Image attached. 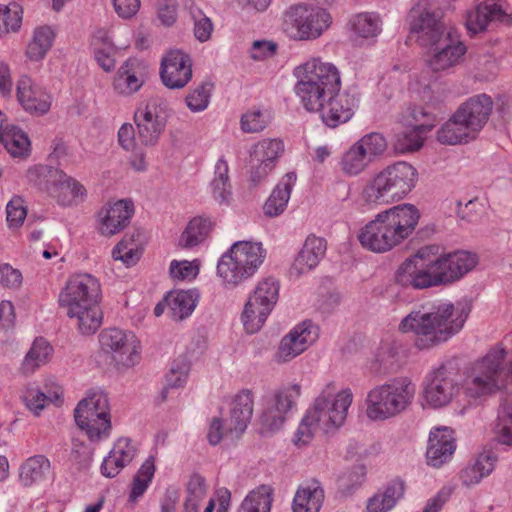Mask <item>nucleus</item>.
<instances>
[{"label": "nucleus", "mask_w": 512, "mask_h": 512, "mask_svg": "<svg viewBox=\"0 0 512 512\" xmlns=\"http://www.w3.org/2000/svg\"><path fill=\"white\" fill-rule=\"evenodd\" d=\"M198 298L199 295L194 290H180L169 293L165 301L171 317L176 321H181L192 314L197 305Z\"/></svg>", "instance_id": "37"}, {"label": "nucleus", "mask_w": 512, "mask_h": 512, "mask_svg": "<svg viewBox=\"0 0 512 512\" xmlns=\"http://www.w3.org/2000/svg\"><path fill=\"white\" fill-rule=\"evenodd\" d=\"M415 392V385L406 377L377 385L367 393L366 415L372 421L393 418L408 408Z\"/></svg>", "instance_id": "10"}, {"label": "nucleus", "mask_w": 512, "mask_h": 512, "mask_svg": "<svg viewBox=\"0 0 512 512\" xmlns=\"http://www.w3.org/2000/svg\"><path fill=\"white\" fill-rule=\"evenodd\" d=\"M168 116L167 104L160 98L142 104L134 115L139 141L145 146L155 145L166 127Z\"/></svg>", "instance_id": "19"}, {"label": "nucleus", "mask_w": 512, "mask_h": 512, "mask_svg": "<svg viewBox=\"0 0 512 512\" xmlns=\"http://www.w3.org/2000/svg\"><path fill=\"white\" fill-rule=\"evenodd\" d=\"M23 402L27 409L35 415L44 409L48 397L35 385H28L22 395Z\"/></svg>", "instance_id": "59"}, {"label": "nucleus", "mask_w": 512, "mask_h": 512, "mask_svg": "<svg viewBox=\"0 0 512 512\" xmlns=\"http://www.w3.org/2000/svg\"><path fill=\"white\" fill-rule=\"evenodd\" d=\"M458 367L454 360H447L428 373L423 398L432 408H441L459 394Z\"/></svg>", "instance_id": "16"}, {"label": "nucleus", "mask_w": 512, "mask_h": 512, "mask_svg": "<svg viewBox=\"0 0 512 512\" xmlns=\"http://www.w3.org/2000/svg\"><path fill=\"white\" fill-rule=\"evenodd\" d=\"M466 303L453 304L438 301L412 310L399 323L398 330L414 336V347L420 351H429L439 347L457 335L470 314Z\"/></svg>", "instance_id": "2"}, {"label": "nucleus", "mask_w": 512, "mask_h": 512, "mask_svg": "<svg viewBox=\"0 0 512 512\" xmlns=\"http://www.w3.org/2000/svg\"><path fill=\"white\" fill-rule=\"evenodd\" d=\"M271 120L270 111L253 109L241 116L240 127L244 133H259L270 124Z\"/></svg>", "instance_id": "52"}, {"label": "nucleus", "mask_w": 512, "mask_h": 512, "mask_svg": "<svg viewBox=\"0 0 512 512\" xmlns=\"http://www.w3.org/2000/svg\"><path fill=\"white\" fill-rule=\"evenodd\" d=\"M187 499L203 501L206 496L205 479L199 474H194L190 477L187 483Z\"/></svg>", "instance_id": "64"}, {"label": "nucleus", "mask_w": 512, "mask_h": 512, "mask_svg": "<svg viewBox=\"0 0 512 512\" xmlns=\"http://www.w3.org/2000/svg\"><path fill=\"white\" fill-rule=\"evenodd\" d=\"M133 213L131 201L119 200L107 204L98 213L100 233L111 236L120 232L129 224Z\"/></svg>", "instance_id": "23"}, {"label": "nucleus", "mask_w": 512, "mask_h": 512, "mask_svg": "<svg viewBox=\"0 0 512 512\" xmlns=\"http://www.w3.org/2000/svg\"><path fill=\"white\" fill-rule=\"evenodd\" d=\"M355 145L358 146L372 162L383 155L387 149L386 138L378 132H371L364 135L355 142Z\"/></svg>", "instance_id": "53"}, {"label": "nucleus", "mask_w": 512, "mask_h": 512, "mask_svg": "<svg viewBox=\"0 0 512 512\" xmlns=\"http://www.w3.org/2000/svg\"><path fill=\"white\" fill-rule=\"evenodd\" d=\"M77 426L92 442H100L110 437L112 431L110 404L103 391L90 392L74 410Z\"/></svg>", "instance_id": "12"}, {"label": "nucleus", "mask_w": 512, "mask_h": 512, "mask_svg": "<svg viewBox=\"0 0 512 512\" xmlns=\"http://www.w3.org/2000/svg\"><path fill=\"white\" fill-rule=\"evenodd\" d=\"M318 337L317 328L310 322L304 321L296 325L285 335L275 354L278 363H286L303 353Z\"/></svg>", "instance_id": "21"}, {"label": "nucleus", "mask_w": 512, "mask_h": 512, "mask_svg": "<svg viewBox=\"0 0 512 512\" xmlns=\"http://www.w3.org/2000/svg\"><path fill=\"white\" fill-rule=\"evenodd\" d=\"M22 8L15 2L0 5V33L17 32L22 23Z\"/></svg>", "instance_id": "54"}, {"label": "nucleus", "mask_w": 512, "mask_h": 512, "mask_svg": "<svg viewBox=\"0 0 512 512\" xmlns=\"http://www.w3.org/2000/svg\"><path fill=\"white\" fill-rule=\"evenodd\" d=\"M123 463L128 465L136 455V447L129 438H119L111 449Z\"/></svg>", "instance_id": "62"}, {"label": "nucleus", "mask_w": 512, "mask_h": 512, "mask_svg": "<svg viewBox=\"0 0 512 512\" xmlns=\"http://www.w3.org/2000/svg\"><path fill=\"white\" fill-rule=\"evenodd\" d=\"M405 485L400 479L392 480L367 502V512H388L404 496Z\"/></svg>", "instance_id": "34"}, {"label": "nucleus", "mask_w": 512, "mask_h": 512, "mask_svg": "<svg viewBox=\"0 0 512 512\" xmlns=\"http://www.w3.org/2000/svg\"><path fill=\"white\" fill-rule=\"evenodd\" d=\"M506 355V350L497 346L471 365L463 382V389L467 398L473 400L485 399L505 386Z\"/></svg>", "instance_id": "9"}, {"label": "nucleus", "mask_w": 512, "mask_h": 512, "mask_svg": "<svg viewBox=\"0 0 512 512\" xmlns=\"http://www.w3.org/2000/svg\"><path fill=\"white\" fill-rule=\"evenodd\" d=\"M6 213L8 225L14 228L19 227L26 217V209L19 198L13 199L7 204Z\"/></svg>", "instance_id": "63"}, {"label": "nucleus", "mask_w": 512, "mask_h": 512, "mask_svg": "<svg viewBox=\"0 0 512 512\" xmlns=\"http://www.w3.org/2000/svg\"><path fill=\"white\" fill-rule=\"evenodd\" d=\"M228 252L248 270L251 276L259 269L266 257L260 242L238 241L232 244Z\"/></svg>", "instance_id": "29"}, {"label": "nucleus", "mask_w": 512, "mask_h": 512, "mask_svg": "<svg viewBox=\"0 0 512 512\" xmlns=\"http://www.w3.org/2000/svg\"><path fill=\"white\" fill-rule=\"evenodd\" d=\"M476 264V256L469 252L440 254L438 246L427 245L399 266L395 280L403 287L416 290L446 286L461 279Z\"/></svg>", "instance_id": "1"}, {"label": "nucleus", "mask_w": 512, "mask_h": 512, "mask_svg": "<svg viewBox=\"0 0 512 512\" xmlns=\"http://www.w3.org/2000/svg\"><path fill=\"white\" fill-rule=\"evenodd\" d=\"M100 299V283L87 273L70 276L59 294L60 306L66 309L70 319L76 321L75 325L83 335L94 334L102 324Z\"/></svg>", "instance_id": "4"}, {"label": "nucleus", "mask_w": 512, "mask_h": 512, "mask_svg": "<svg viewBox=\"0 0 512 512\" xmlns=\"http://www.w3.org/2000/svg\"><path fill=\"white\" fill-rule=\"evenodd\" d=\"M324 500V490L318 481L301 485L293 499V512H319Z\"/></svg>", "instance_id": "33"}, {"label": "nucleus", "mask_w": 512, "mask_h": 512, "mask_svg": "<svg viewBox=\"0 0 512 512\" xmlns=\"http://www.w3.org/2000/svg\"><path fill=\"white\" fill-rule=\"evenodd\" d=\"M505 16L504 10L496 0H486L468 12L466 27L471 33L482 32L490 22L502 21Z\"/></svg>", "instance_id": "28"}, {"label": "nucleus", "mask_w": 512, "mask_h": 512, "mask_svg": "<svg viewBox=\"0 0 512 512\" xmlns=\"http://www.w3.org/2000/svg\"><path fill=\"white\" fill-rule=\"evenodd\" d=\"M353 401L351 389L337 391L333 383L327 384L308 409L317 419L320 430L329 433L341 427Z\"/></svg>", "instance_id": "13"}, {"label": "nucleus", "mask_w": 512, "mask_h": 512, "mask_svg": "<svg viewBox=\"0 0 512 512\" xmlns=\"http://www.w3.org/2000/svg\"><path fill=\"white\" fill-rule=\"evenodd\" d=\"M189 371L190 363L185 357L175 359L166 374V386L162 391L163 397H166L168 389L183 387L187 382Z\"/></svg>", "instance_id": "50"}, {"label": "nucleus", "mask_w": 512, "mask_h": 512, "mask_svg": "<svg viewBox=\"0 0 512 512\" xmlns=\"http://www.w3.org/2000/svg\"><path fill=\"white\" fill-rule=\"evenodd\" d=\"M212 228L211 221L203 217H195L188 223L179 238V246L193 248L203 242Z\"/></svg>", "instance_id": "41"}, {"label": "nucleus", "mask_w": 512, "mask_h": 512, "mask_svg": "<svg viewBox=\"0 0 512 512\" xmlns=\"http://www.w3.org/2000/svg\"><path fill=\"white\" fill-rule=\"evenodd\" d=\"M349 27L356 38L372 39L382 31V20L377 13L363 12L350 18Z\"/></svg>", "instance_id": "38"}, {"label": "nucleus", "mask_w": 512, "mask_h": 512, "mask_svg": "<svg viewBox=\"0 0 512 512\" xmlns=\"http://www.w3.org/2000/svg\"><path fill=\"white\" fill-rule=\"evenodd\" d=\"M296 180L297 176L294 172H288L283 176L264 204L263 210L266 216L276 217L284 212Z\"/></svg>", "instance_id": "30"}, {"label": "nucleus", "mask_w": 512, "mask_h": 512, "mask_svg": "<svg viewBox=\"0 0 512 512\" xmlns=\"http://www.w3.org/2000/svg\"><path fill=\"white\" fill-rule=\"evenodd\" d=\"M54 33L49 26L37 27L29 41L26 56L32 61H39L45 57L52 47Z\"/></svg>", "instance_id": "42"}, {"label": "nucleus", "mask_w": 512, "mask_h": 512, "mask_svg": "<svg viewBox=\"0 0 512 512\" xmlns=\"http://www.w3.org/2000/svg\"><path fill=\"white\" fill-rule=\"evenodd\" d=\"M102 350L109 354L118 367H133L140 359V342L134 333L118 328L105 329L100 333Z\"/></svg>", "instance_id": "18"}, {"label": "nucleus", "mask_w": 512, "mask_h": 512, "mask_svg": "<svg viewBox=\"0 0 512 512\" xmlns=\"http://www.w3.org/2000/svg\"><path fill=\"white\" fill-rule=\"evenodd\" d=\"M326 241L314 235L308 236L290 268L293 276L304 275L318 266L325 256Z\"/></svg>", "instance_id": "26"}, {"label": "nucleus", "mask_w": 512, "mask_h": 512, "mask_svg": "<svg viewBox=\"0 0 512 512\" xmlns=\"http://www.w3.org/2000/svg\"><path fill=\"white\" fill-rule=\"evenodd\" d=\"M372 163L370 159L355 145V143L342 155L339 166L343 174L357 176L364 172Z\"/></svg>", "instance_id": "44"}, {"label": "nucleus", "mask_w": 512, "mask_h": 512, "mask_svg": "<svg viewBox=\"0 0 512 512\" xmlns=\"http://www.w3.org/2000/svg\"><path fill=\"white\" fill-rule=\"evenodd\" d=\"M94 57L99 66L106 72H109L115 67V53L116 49L112 42L109 40L105 31H99L93 37Z\"/></svg>", "instance_id": "43"}, {"label": "nucleus", "mask_w": 512, "mask_h": 512, "mask_svg": "<svg viewBox=\"0 0 512 512\" xmlns=\"http://www.w3.org/2000/svg\"><path fill=\"white\" fill-rule=\"evenodd\" d=\"M0 143L13 158H24L30 153V140L27 134L17 126L6 125L0 132Z\"/></svg>", "instance_id": "36"}, {"label": "nucleus", "mask_w": 512, "mask_h": 512, "mask_svg": "<svg viewBox=\"0 0 512 512\" xmlns=\"http://www.w3.org/2000/svg\"><path fill=\"white\" fill-rule=\"evenodd\" d=\"M114 260L122 261L127 267L134 265L140 258V252L132 238H123L112 250Z\"/></svg>", "instance_id": "57"}, {"label": "nucleus", "mask_w": 512, "mask_h": 512, "mask_svg": "<svg viewBox=\"0 0 512 512\" xmlns=\"http://www.w3.org/2000/svg\"><path fill=\"white\" fill-rule=\"evenodd\" d=\"M317 430H320V425L313 414L307 410L294 434V444L298 447L308 445L314 438Z\"/></svg>", "instance_id": "56"}, {"label": "nucleus", "mask_w": 512, "mask_h": 512, "mask_svg": "<svg viewBox=\"0 0 512 512\" xmlns=\"http://www.w3.org/2000/svg\"><path fill=\"white\" fill-rule=\"evenodd\" d=\"M217 275L222 284L227 288H235L243 281L252 277L236 259L227 251L217 263Z\"/></svg>", "instance_id": "35"}, {"label": "nucleus", "mask_w": 512, "mask_h": 512, "mask_svg": "<svg viewBox=\"0 0 512 512\" xmlns=\"http://www.w3.org/2000/svg\"><path fill=\"white\" fill-rule=\"evenodd\" d=\"M497 461L496 456L492 452L480 453L471 463H469L460 472V480L466 487H470L480 483V481L489 476Z\"/></svg>", "instance_id": "32"}, {"label": "nucleus", "mask_w": 512, "mask_h": 512, "mask_svg": "<svg viewBox=\"0 0 512 512\" xmlns=\"http://www.w3.org/2000/svg\"><path fill=\"white\" fill-rule=\"evenodd\" d=\"M298 81L295 92L306 110L315 111L321 101L341 88L340 73L335 65L312 58L295 68Z\"/></svg>", "instance_id": "7"}, {"label": "nucleus", "mask_w": 512, "mask_h": 512, "mask_svg": "<svg viewBox=\"0 0 512 512\" xmlns=\"http://www.w3.org/2000/svg\"><path fill=\"white\" fill-rule=\"evenodd\" d=\"M493 109L492 98L478 94L468 98L437 132L442 144L456 145L475 139L487 124Z\"/></svg>", "instance_id": "6"}, {"label": "nucleus", "mask_w": 512, "mask_h": 512, "mask_svg": "<svg viewBox=\"0 0 512 512\" xmlns=\"http://www.w3.org/2000/svg\"><path fill=\"white\" fill-rule=\"evenodd\" d=\"M279 288V282L273 277L257 283L242 313L243 326L248 333L258 332L264 325L278 301Z\"/></svg>", "instance_id": "15"}, {"label": "nucleus", "mask_w": 512, "mask_h": 512, "mask_svg": "<svg viewBox=\"0 0 512 512\" xmlns=\"http://www.w3.org/2000/svg\"><path fill=\"white\" fill-rule=\"evenodd\" d=\"M143 85V80L138 76V70L134 60L125 61L113 81L115 91L121 95H131L137 92Z\"/></svg>", "instance_id": "39"}, {"label": "nucleus", "mask_w": 512, "mask_h": 512, "mask_svg": "<svg viewBox=\"0 0 512 512\" xmlns=\"http://www.w3.org/2000/svg\"><path fill=\"white\" fill-rule=\"evenodd\" d=\"M494 429L500 443L512 444V403L500 407Z\"/></svg>", "instance_id": "55"}, {"label": "nucleus", "mask_w": 512, "mask_h": 512, "mask_svg": "<svg viewBox=\"0 0 512 512\" xmlns=\"http://www.w3.org/2000/svg\"><path fill=\"white\" fill-rule=\"evenodd\" d=\"M155 474L154 457H148L133 477L129 500L136 502L147 490Z\"/></svg>", "instance_id": "46"}, {"label": "nucleus", "mask_w": 512, "mask_h": 512, "mask_svg": "<svg viewBox=\"0 0 512 512\" xmlns=\"http://www.w3.org/2000/svg\"><path fill=\"white\" fill-rule=\"evenodd\" d=\"M273 489L269 485H261L251 491L241 504L239 512H270Z\"/></svg>", "instance_id": "45"}, {"label": "nucleus", "mask_w": 512, "mask_h": 512, "mask_svg": "<svg viewBox=\"0 0 512 512\" xmlns=\"http://www.w3.org/2000/svg\"><path fill=\"white\" fill-rule=\"evenodd\" d=\"M253 409L254 397L252 391L248 389L241 390L231 402L227 431L235 433L236 436L242 434L252 418Z\"/></svg>", "instance_id": "27"}, {"label": "nucleus", "mask_w": 512, "mask_h": 512, "mask_svg": "<svg viewBox=\"0 0 512 512\" xmlns=\"http://www.w3.org/2000/svg\"><path fill=\"white\" fill-rule=\"evenodd\" d=\"M194 20V35L200 42L210 39L213 31V23L200 9L191 10Z\"/></svg>", "instance_id": "60"}, {"label": "nucleus", "mask_w": 512, "mask_h": 512, "mask_svg": "<svg viewBox=\"0 0 512 512\" xmlns=\"http://www.w3.org/2000/svg\"><path fill=\"white\" fill-rule=\"evenodd\" d=\"M17 97L23 108L32 114L43 115L51 106L50 95L26 75L17 82Z\"/></svg>", "instance_id": "25"}, {"label": "nucleus", "mask_w": 512, "mask_h": 512, "mask_svg": "<svg viewBox=\"0 0 512 512\" xmlns=\"http://www.w3.org/2000/svg\"><path fill=\"white\" fill-rule=\"evenodd\" d=\"M404 125L416 126L418 124L431 123V129L435 126L436 118L434 114L421 106H413L408 109L403 116Z\"/></svg>", "instance_id": "61"}, {"label": "nucleus", "mask_w": 512, "mask_h": 512, "mask_svg": "<svg viewBox=\"0 0 512 512\" xmlns=\"http://www.w3.org/2000/svg\"><path fill=\"white\" fill-rule=\"evenodd\" d=\"M213 87L211 82L204 81L192 89L185 98L188 109L193 113L206 110L210 103Z\"/></svg>", "instance_id": "51"}, {"label": "nucleus", "mask_w": 512, "mask_h": 512, "mask_svg": "<svg viewBox=\"0 0 512 512\" xmlns=\"http://www.w3.org/2000/svg\"><path fill=\"white\" fill-rule=\"evenodd\" d=\"M229 167L224 157L218 159L214 167V178L211 182L213 197L219 203L227 202L231 190L229 184Z\"/></svg>", "instance_id": "47"}, {"label": "nucleus", "mask_w": 512, "mask_h": 512, "mask_svg": "<svg viewBox=\"0 0 512 512\" xmlns=\"http://www.w3.org/2000/svg\"><path fill=\"white\" fill-rule=\"evenodd\" d=\"M331 24V15L323 8L307 5L290 7L284 15L283 29L296 41L319 38Z\"/></svg>", "instance_id": "14"}, {"label": "nucleus", "mask_w": 512, "mask_h": 512, "mask_svg": "<svg viewBox=\"0 0 512 512\" xmlns=\"http://www.w3.org/2000/svg\"><path fill=\"white\" fill-rule=\"evenodd\" d=\"M418 171L398 161L375 173L366 183L362 198L368 204H388L404 199L416 186Z\"/></svg>", "instance_id": "8"}, {"label": "nucleus", "mask_w": 512, "mask_h": 512, "mask_svg": "<svg viewBox=\"0 0 512 512\" xmlns=\"http://www.w3.org/2000/svg\"><path fill=\"white\" fill-rule=\"evenodd\" d=\"M26 177L30 184L47 192L63 207L77 206L87 195L85 187L79 181L54 167L34 166L27 171Z\"/></svg>", "instance_id": "11"}, {"label": "nucleus", "mask_w": 512, "mask_h": 512, "mask_svg": "<svg viewBox=\"0 0 512 512\" xmlns=\"http://www.w3.org/2000/svg\"><path fill=\"white\" fill-rule=\"evenodd\" d=\"M284 152V144L280 139H263L252 146L250 157L254 161L270 162L275 165Z\"/></svg>", "instance_id": "49"}, {"label": "nucleus", "mask_w": 512, "mask_h": 512, "mask_svg": "<svg viewBox=\"0 0 512 512\" xmlns=\"http://www.w3.org/2000/svg\"><path fill=\"white\" fill-rule=\"evenodd\" d=\"M170 275L174 280L184 281L192 280L199 273V264L196 260L194 261H177L173 260L170 263L169 269Z\"/></svg>", "instance_id": "58"}, {"label": "nucleus", "mask_w": 512, "mask_h": 512, "mask_svg": "<svg viewBox=\"0 0 512 512\" xmlns=\"http://www.w3.org/2000/svg\"><path fill=\"white\" fill-rule=\"evenodd\" d=\"M52 354V347L43 338H37L22 363L25 373H33L41 365L45 364Z\"/></svg>", "instance_id": "48"}, {"label": "nucleus", "mask_w": 512, "mask_h": 512, "mask_svg": "<svg viewBox=\"0 0 512 512\" xmlns=\"http://www.w3.org/2000/svg\"><path fill=\"white\" fill-rule=\"evenodd\" d=\"M456 450L452 429L436 427L431 430L428 439L426 457L429 465L439 468L451 460Z\"/></svg>", "instance_id": "24"}, {"label": "nucleus", "mask_w": 512, "mask_h": 512, "mask_svg": "<svg viewBox=\"0 0 512 512\" xmlns=\"http://www.w3.org/2000/svg\"><path fill=\"white\" fill-rule=\"evenodd\" d=\"M419 218V210L412 204L391 207L363 226L359 230L358 240L366 250L388 252L413 234Z\"/></svg>", "instance_id": "3"}, {"label": "nucleus", "mask_w": 512, "mask_h": 512, "mask_svg": "<svg viewBox=\"0 0 512 512\" xmlns=\"http://www.w3.org/2000/svg\"><path fill=\"white\" fill-rule=\"evenodd\" d=\"M160 77L169 89H182L192 79V59L180 49L169 50L161 60Z\"/></svg>", "instance_id": "20"}, {"label": "nucleus", "mask_w": 512, "mask_h": 512, "mask_svg": "<svg viewBox=\"0 0 512 512\" xmlns=\"http://www.w3.org/2000/svg\"><path fill=\"white\" fill-rule=\"evenodd\" d=\"M411 32L421 46L433 48L434 52L427 63L435 72L457 65L466 53V46L462 42L451 32L445 33L444 24L435 13L426 11L420 14L412 22Z\"/></svg>", "instance_id": "5"}, {"label": "nucleus", "mask_w": 512, "mask_h": 512, "mask_svg": "<svg viewBox=\"0 0 512 512\" xmlns=\"http://www.w3.org/2000/svg\"><path fill=\"white\" fill-rule=\"evenodd\" d=\"M431 131V123L416 126L405 125L404 129L396 134L395 148L400 152H411L420 149L426 134Z\"/></svg>", "instance_id": "40"}, {"label": "nucleus", "mask_w": 512, "mask_h": 512, "mask_svg": "<svg viewBox=\"0 0 512 512\" xmlns=\"http://www.w3.org/2000/svg\"><path fill=\"white\" fill-rule=\"evenodd\" d=\"M51 474L50 460L44 455L27 458L19 467V481L25 487L42 483Z\"/></svg>", "instance_id": "31"}, {"label": "nucleus", "mask_w": 512, "mask_h": 512, "mask_svg": "<svg viewBox=\"0 0 512 512\" xmlns=\"http://www.w3.org/2000/svg\"><path fill=\"white\" fill-rule=\"evenodd\" d=\"M358 100L355 95L347 91L336 92L321 101V107L315 109L319 112L322 121L328 127L335 128L348 122L354 115Z\"/></svg>", "instance_id": "22"}, {"label": "nucleus", "mask_w": 512, "mask_h": 512, "mask_svg": "<svg viewBox=\"0 0 512 512\" xmlns=\"http://www.w3.org/2000/svg\"><path fill=\"white\" fill-rule=\"evenodd\" d=\"M301 395V387L292 384L276 389L266 400L260 416L261 433H275L279 431L289 412L295 407Z\"/></svg>", "instance_id": "17"}]
</instances>
